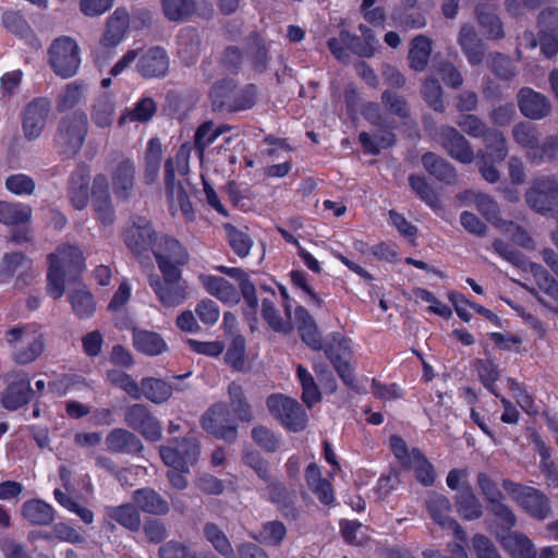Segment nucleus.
<instances>
[{
	"instance_id": "1",
	"label": "nucleus",
	"mask_w": 558,
	"mask_h": 558,
	"mask_svg": "<svg viewBox=\"0 0 558 558\" xmlns=\"http://www.w3.org/2000/svg\"><path fill=\"white\" fill-rule=\"evenodd\" d=\"M47 291L54 300L62 298L65 291V278L72 279L85 268L82 251L70 244L60 245L48 255Z\"/></svg>"
},
{
	"instance_id": "2",
	"label": "nucleus",
	"mask_w": 558,
	"mask_h": 558,
	"mask_svg": "<svg viewBox=\"0 0 558 558\" xmlns=\"http://www.w3.org/2000/svg\"><path fill=\"white\" fill-rule=\"evenodd\" d=\"M12 360L20 365L35 362L45 351L46 339L40 327L25 324L10 328L4 333Z\"/></svg>"
},
{
	"instance_id": "3",
	"label": "nucleus",
	"mask_w": 558,
	"mask_h": 558,
	"mask_svg": "<svg viewBox=\"0 0 558 558\" xmlns=\"http://www.w3.org/2000/svg\"><path fill=\"white\" fill-rule=\"evenodd\" d=\"M258 88L248 84L241 89L231 80L216 82L210 89L211 106L215 111L236 112L251 109L257 99Z\"/></svg>"
},
{
	"instance_id": "4",
	"label": "nucleus",
	"mask_w": 558,
	"mask_h": 558,
	"mask_svg": "<svg viewBox=\"0 0 558 558\" xmlns=\"http://www.w3.org/2000/svg\"><path fill=\"white\" fill-rule=\"evenodd\" d=\"M88 132V118L84 111H74L62 117L53 137L59 153L74 157L81 150Z\"/></svg>"
},
{
	"instance_id": "5",
	"label": "nucleus",
	"mask_w": 558,
	"mask_h": 558,
	"mask_svg": "<svg viewBox=\"0 0 558 558\" xmlns=\"http://www.w3.org/2000/svg\"><path fill=\"white\" fill-rule=\"evenodd\" d=\"M502 488L532 518L543 521L553 514L549 498L539 489L511 480H502Z\"/></svg>"
},
{
	"instance_id": "6",
	"label": "nucleus",
	"mask_w": 558,
	"mask_h": 558,
	"mask_svg": "<svg viewBox=\"0 0 558 558\" xmlns=\"http://www.w3.org/2000/svg\"><path fill=\"white\" fill-rule=\"evenodd\" d=\"M527 206L537 214L547 215L558 209V177L537 174L524 193Z\"/></svg>"
},
{
	"instance_id": "7",
	"label": "nucleus",
	"mask_w": 558,
	"mask_h": 558,
	"mask_svg": "<svg viewBox=\"0 0 558 558\" xmlns=\"http://www.w3.org/2000/svg\"><path fill=\"white\" fill-rule=\"evenodd\" d=\"M161 277L153 275L149 277V287L153 289L157 300L165 307H178L184 303L189 295V286L182 279V271H160Z\"/></svg>"
},
{
	"instance_id": "8",
	"label": "nucleus",
	"mask_w": 558,
	"mask_h": 558,
	"mask_svg": "<svg viewBox=\"0 0 558 558\" xmlns=\"http://www.w3.org/2000/svg\"><path fill=\"white\" fill-rule=\"evenodd\" d=\"M48 60L58 76L62 78L72 77L76 74L81 64L77 43L69 36L56 38L49 47Z\"/></svg>"
},
{
	"instance_id": "9",
	"label": "nucleus",
	"mask_w": 558,
	"mask_h": 558,
	"mask_svg": "<svg viewBox=\"0 0 558 558\" xmlns=\"http://www.w3.org/2000/svg\"><path fill=\"white\" fill-rule=\"evenodd\" d=\"M266 405L269 413L289 430L300 432L305 428L307 415L296 400L282 393H272L267 398Z\"/></svg>"
},
{
	"instance_id": "10",
	"label": "nucleus",
	"mask_w": 558,
	"mask_h": 558,
	"mask_svg": "<svg viewBox=\"0 0 558 558\" xmlns=\"http://www.w3.org/2000/svg\"><path fill=\"white\" fill-rule=\"evenodd\" d=\"M159 454L166 465L190 472V465L195 464L199 457V441L195 437L173 439L170 445L159 447Z\"/></svg>"
},
{
	"instance_id": "11",
	"label": "nucleus",
	"mask_w": 558,
	"mask_h": 558,
	"mask_svg": "<svg viewBox=\"0 0 558 558\" xmlns=\"http://www.w3.org/2000/svg\"><path fill=\"white\" fill-rule=\"evenodd\" d=\"M51 113V101L36 97L27 102L21 113L22 131L27 141H35L43 134Z\"/></svg>"
},
{
	"instance_id": "12",
	"label": "nucleus",
	"mask_w": 558,
	"mask_h": 558,
	"mask_svg": "<svg viewBox=\"0 0 558 558\" xmlns=\"http://www.w3.org/2000/svg\"><path fill=\"white\" fill-rule=\"evenodd\" d=\"M153 253L160 271H182L180 267L189 260L187 251L178 240L168 235L155 240Z\"/></svg>"
},
{
	"instance_id": "13",
	"label": "nucleus",
	"mask_w": 558,
	"mask_h": 558,
	"mask_svg": "<svg viewBox=\"0 0 558 558\" xmlns=\"http://www.w3.org/2000/svg\"><path fill=\"white\" fill-rule=\"evenodd\" d=\"M170 70V58L167 50L160 46H153L146 50L140 48L138 60L135 64L136 73L146 80L163 78Z\"/></svg>"
},
{
	"instance_id": "14",
	"label": "nucleus",
	"mask_w": 558,
	"mask_h": 558,
	"mask_svg": "<svg viewBox=\"0 0 558 558\" xmlns=\"http://www.w3.org/2000/svg\"><path fill=\"white\" fill-rule=\"evenodd\" d=\"M125 424L134 430H137L150 441H157L161 437V425L153 416L146 405L135 403L128 407L124 411Z\"/></svg>"
},
{
	"instance_id": "15",
	"label": "nucleus",
	"mask_w": 558,
	"mask_h": 558,
	"mask_svg": "<svg viewBox=\"0 0 558 558\" xmlns=\"http://www.w3.org/2000/svg\"><path fill=\"white\" fill-rule=\"evenodd\" d=\"M160 9L168 22L177 24L192 21L195 16L203 19L213 16L211 5L201 11L196 0H160Z\"/></svg>"
},
{
	"instance_id": "16",
	"label": "nucleus",
	"mask_w": 558,
	"mask_h": 558,
	"mask_svg": "<svg viewBox=\"0 0 558 558\" xmlns=\"http://www.w3.org/2000/svg\"><path fill=\"white\" fill-rule=\"evenodd\" d=\"M202 427L217 438L234 441L236 427L230 424L227 404H214L202 417Z\"/></svg>"
},
{
	"instance_id": "17",
	"label": "nucleus",
	"mask_w": 558,
	"mask_h": 558,
	"mask_svg": "<svg viewBox=\"0 0 558 558\" xmlns=\"http://www.w3.org/2000/svg\"><path fill=\"white\" fill-rule=\"evenodd\" d=\"M33 260L22 252L4 253L0 260V282H9L20 268L25 270L17 275L16 287L27 286L34 278L32 271Z\"/></svg>"
},
{
	"instance_id": "18",
	"label": "nucleus",
	"mask_w": 558,
	"mask_h": 558,
	"mask_svg": "<svg viewBox=\"0 0 558 558\" xmlns=\"http://www.w3.org/2000/svg\"><path fill=\"white\" fill-rule=\"evenodd\" d=\"M93 207L96 219L104 226H110L116 219L109 193V183L105 174H96L92 186Z\"/></svg>"
},
{
	"instance_id": "19",
	"label": "nucleus",
	"mask_w": 558,
	"mask_h": 558,
	"mask_svg": "<svg viewBox=\"0 0 558 558\" xmlns=\"http://www.w3.org/2000/svg\"><path fill=\"white\" fill-rule=\"evenodd\" d=\"M165 183L167 196L170 202V209L178 206L187 220L193 219L194 210L189 195L182 183L175 181V170L172 158H168L165 161Z\"/></svg>"
},
{
	"instance_id": "20",
	"label": "nucleus",
	"mask_w": 558,
	"mask_h": 558,
	"mask_svg": "<svg viewBox=\"0 0 558 558\" xmlns=\"http://www.w3.org/2000/svg\"><path fill=\"white\" fill-rule=\"evenodd\" d=\"M156 239L155 231L150 223L145 218L140 217L136 218L133 225L126 230L124 242L135 255L140 256L149 248L153 250Z\"/></svg>"
},
{
	"instance_id": "21",
	"label": "nucleus",
	"mask_w": 558,
	"mask_h": 558,
	"mask_svg": "<svg viewBox=\"0 0 558 558\" xmlns=\"http://www.w3.org/2000/svg\"><path fill=\"white\" fill-rule=\"evenodd\" d=\"M495 538L511 558H537L534 544L522 532H495Z\"/></svg>"
},
{
	"instance_id": "22",
	"label": "nucleus",
	"mask_w": 558,
	"mask_h": 558,
	"mask_svg": "<svg viewBox=\"0 0 558 558\" xmlns=\"http://www.w3.org/2000/svg\"><path fill=\"white\" fill-rule=\"evenodd\" d=\"M427 509L436 523L445 529L453 531L454 536L461 542L466 541V533L462 526L449 517L451 506L448 498L442 495H432L427 500Z\"/></svg>"
},
{
	"instance_id": "23",
	"label": "nucleus",
	"mask_w": 558,
	"mask_h": 558,
	"mask_svg": "<svg viewBox=\"0 0 558 558\" xmlns=\"http://www.w3.org/2000/svg\"><path fill=\"white\" fill-rule=\"evenodd\" d=\"M68 197L77 210L87 207L89 201V168L80 163L71 173L68 186Z\"/></svg>"
},
{
	"instance_id": "24",
	"label": "nucleus",
	"mask_w": 558,
	"mask_h": 558,
	"mask_svg": "<svg viewBox=\"0 0 558 558\" xmlns=\"http://www.w3.org/2000/svg\"><path fill=\"white\" fill-rule=\"evenodd\" d=\"M332 339L337 342V345H327L325 350L326 355L333 364L338 375L342 378L344 384L350 386L353 383V375L352 368L348 362L351 354L349 341L338 332L332 335Z\"/></svg>"
},
{
	"instance_id": "25",
	"label": "nucleus",
	"mask_w": 558,
	"mask_h": 558,
	"mask_svg": "<svg viewBox=\"0 0 558 558\" xmlns=\"http://www.w3.org/2000/svg\"><path fill=\"white\" fill-rule=\"evenodd\" d=\"M177 54L185 65H193L202 51V38L195 27L186 26L179 31L175 39Z\"/></svg>"
},
{
	"instance_id": "26",
	"label": "nucleus",
	"mask_w": 558,
	"mask_h": 558,
	"mask_svg": "<svg viewBox=\"0 0 558 558\" xmlns=\"http://www.w3.org/2000/svg\"><path fill=\"white\" fill-rule=\"evenodd\" d=\"M441 144L446 151L462 163H471L474 153L470 142L454 128L446 126L441 130Z\"/></svg>"
},
{
	"instance_id": "27",
	"label": "nucleus",
	"mask_w": 558,
	"mask_h": 558,
	"mask_svg": "<svg viewBox=\"0 0 558 558\" xmlns=\"http://www.w3.org/2000/svg\"><path fill=\"white\" fill-rule=\"evenodd\" d=\"M518 106L526 118L539 120L550 112V105L547 98L530 87H523L518 94Z\"/></svg>"
},
{
	"instance_id": "28",
	"label": "nucleus",
	"mask_w": 558,
	"mask_h": 558,
	"mask_svg": "<svg viewBox=\"0 0 558 558\" xmlns=\"http://www.w3.org/2000/svg\"><path fill=\"white\" fill-rule=\"evenodd\" d=\"M33 395L31 381L25 374L16 375V378L9 384L1 397V403L9 411L17 410L26 404Z\"/></svg>"
},
{
	"instance_id": "29",
	"label": "nucleus",
	"mask_w": 558,
	"mask_h": 558,
	"mask_svg": "<svg viewBox=\"0 0 558 558\" xmlns=\"http://www.w3.org/2000/svg\"><path fill=\"white\" fill-rule=\"evenodd\" d=\"M129 25L130 14L128 10L124 8L116 9L107 20L100 44L107 48L117 47L124 39Z\"/></svg>"
},
{
	"instance_id": "30",
	"label": "nucleus",
	"mask_w": 558,
	"mask_h": 558,
	"mask_svg": "<svg viewBox=\"0 0 558 558\" xmlns=\"http://www.w3.org/2000/svg\"><path fill=\"white\" fill-rule=\"evenodd\" d=\"M135 163L131 159H122L111 172L113 193L118 198L128 199L135 184Z\"/></svg>"
},
{
	"instance_id": "31",
	"label": "nucleus",
	"mask_w": 558,
	"mask_h": 558,
	"mask_svg": "<svg viewBox=\"0 0 558 558\" xmlns=\"http://www.w3.org/2000/svg\"><path fill=\"white\" fill-rule=\"evenodd\" d=\"M457 41L471 65H480L483 62L484 44L472 25L463 24L460 27Z\"/></svg>"
},
{
	"instance_id": "32",
	"label": "nucleus",
	"mask_w": 558,
	"mask_h": 558,
	"mask_svg": "<svg viewBox=\"0 0 558 558\" xmlns=\"http://www.w3.org/2000/svg\"><path fill=\"white\" fill-rule=\"evenodd\" d=\"M107 450L113 453H137L142 451L141 439L125 428H113L106 437Z\"/></svg>"
},
{
	"instance_id": "33",
	"label": "nucleus",
	"mask_w": 558,
	"mask_h": 558,
	"mask_svg": "<svg viewBox=\"0 0 558 558\" xmlns=\"http://www.w3.org/2000/svg\"><path fill=\"white\" fill-rule=\"evenodd\" d=\"M199 282L213 296L223 303L234 304L240 300L238 289L223 277L213 275H199Z\"/></svg>"
},
{
	"instance_id": "34",
	"label": "nucleus",
	"mask_w": 558,
	"mask_h": 558,
	"mask_svg": "<svg viewBox=\"0 0 558 558\" xmlns=\"http://www.w3.org/2000/svg\"><path fill=\"white\" fill-rule=\"evenodd\" d=\"M137 509L153 515H166L170 506L169 502L155 489L145 487L136 489L132 497Z\"/></svg>"
},
{
	"instance_id": "35",
	"label": "nucleus",
	"mask_w": 558,
	"mask_h": 558,
	"mask_svg": "<svg viewBox=\"0 0 558 558\" xmlns=\"http://www.w3.org/2000/svg\"><path fill=\"white\" fill-rule=\"evenodd\" d=\"M422 163L425 170L437 180L446 184H454L457 182L456 169L446 159L434 153H426L422 156Z\"/></svg>"
},
{
	"instance_id": "36",
	"label": "nucleus",
	"mask_w": 558,
	"mask_h": 558,
	"mask_svg": "<svg viewBox=\"0 0 558 558\" xmlns=\"http://www.w3.org/2000/svg\"><path fill=\"white\" fill-rule=\"evenodd\" d=\"M216 270L239 281L240 290L245 303L252 311L258 305V299L254 283L250 280L247 274L240 267L217 266Z\"/></svg>"
},
{
	"instance_id": "37",
	"label": "nucleus",
	"mask_w": 558,
	"mask_h": 558,
	"mask_svg": "<svg viewBox=\"0 0 558 558\" xmlns=\"http://www.w3.org/2000/svg\"><path fill=\"white\" fill-rule=\"evenodd\" d=\"M107 517L118 522L123 527L136 532L141 529V514L135 505L123 504L105 508Z\"/></svg>"
},
{
	"instance_id": "38",
	"label": "nucleus",
	"mask_w": 558,
	"mask_h": 558,
	"mask_svg": "<svg viewBox=\"0 0 558 558\" xmlns=\"http://www.w3.org/2000/svg\"><path fill=\"white\" fill-rule=\"evenodd\" d=\"M558 158V135H547L530 149L526 159L531 165L541 166Z\"/></svg>"
},
{
	"instance_id": "39",
	"label": "nucleus",
	"mask_w": 558,
	"mask_h": 558,
	"mask_svg": "<svg viewBox=\"0 0 558 558\" xmlns=\"http://www.w3.org/2000/svg\"><path fill=\"white\" fill-rule=\"evenodd\" d=\"M432 39L425 35H417L412 39L408 56L412 70L422 72L426 69L432 53Z\"/></svg>"
},
{
	"instance_id": "40",
	"label": "nucleus",
	"mask_w": 558,
	"mask_h": 558,
	"mask_svg": "<svg viewBox=\"0 0 558 558\" xmlns=\"http://www.w3.org/2000/svg\"><path fill=\"white\" fill-rule=\"evenodd\" d=\"M133 344L135 349L146 355H159L168 350L163 338L154 331L135 330L133 332Z\"/></svg>"
},
{
	"instance_id": "41",
	"label": "nucleus",
	"mask_w": 558,
	"mask_h": 558,
	"mask_svg": "<svg viewBox=\"0 0 558 558\" xmlns=\"http://www.w3.org/2000/svg\"><path fill=\"white\" fill-rule=\"evenodd\" d=\"M87 94V84L74 81L66 84L57 97V108L60 112L70 110L84 102Z\"/></svg>"
},
{
	"instance_id": "42",
	"label": "nucleus",
	"mask_w": 558,
	"mask_h": 558,
	"mask_svg": "<svg viewBox=\"0 0 558 558\" xmlns=\"http://www.w3.org/2000/svg\"><path fill=\"white\" fill-rule=\"evenodd\" d=\"M487 510L495 519V527H492L494 535L495 532L509 533L517 525V515L513 510L504 502V499L487 505Z\"/></svg>"
},
{
	"instance_id": "43",
	"label": "nucleus",
	"mask_w": 558,
	"mask_h": 558,
	"mask_svg": "<svg viewBox=\"0 0 558 558\" xmlns=\"http://www.w3.org/2000/svg\"><path fill=\"white\" fill-rule=\"evenodd\" d=\"M203 536L225 558H233L234 549L227 534L214 522L203 525Z\"/></svg>"
},
{
	"instance_id": "44",
	"label": "nucleus",
	"mask_w": 558,
	"mask_h": 558,
	"mask_svg": "<svg viewBox=\"0 0 558 558\" xmlns=\"http://www.w3.org/2000/svg\"><path fill=\"white\" fill-rule=\"evenodd\" d=\"M22 513L34 525H49L54 520L53 508L39 499L24 502Z\"/></svg>"
},
{
	"instance_id": "45",
	"label": "nucleus",
	"mask_w": 558,
	"mask_h": 558,
	"mask_svg": "<svg viewBox=\"0 0 558 558\" xmlns=\"http://www.w3.org/2000/svg\"><path fill=\"white\" fill-rule=\"evenodd\" d=\"M32 218L31 206L22 203L0 201V223L17 226L27 223Z\"/></svg>"
},
{
	"instance_id": "46",
	"label": "nucleus",
	"mask_w": 558,
	"mask_h": 558,
	"mask_svg": "<svg viewBox=\"0 0 558 558\" xmlns=\"http://www.w3.org/2000/svg\"><path fill=\"white\" fill-rule=\"evenodd\" d=\"M228 395L229 404L235 416L242 422H252L254 415L243 387L236 383H231L228 387Z\"/></svg>"
},
{
	"instance_id": "47",
	"label": "nucleus",
	"mask_w": 558,
	"mask_h": 558,
	"mask_svg": "<svg viewBox=\"0 0 558 558\" xmlns=\"http://www.w3.org/2000/svg\"><path fill=\"white\" fill-rule=\"evenodd\" d=\"M140 390L141 398L144 396L149 401L158 404L166 402L172 395L170 384L153 377L142 379Z\"/></svg>"
},
{
	"instance_id": "48",
	"label": "nucleus",
	"mask_w": 558,
	"mask_h": 558,
	"mask_svg": "<svg viewBox=\"0 0 558 558\" xmlns=\"http://www.w3.org/2000/svg\"><path fill=\"white\" fill-rule=\"evenodd\" d=\"M162 159V145L159 138L153 137L148 141L144 160V178L147 183H153L159 173Z\"/></svg>"
},
{
	"instance_id": "49",
	"label": "nucleus",
	"mask_w": 558,
	"mask_h": 558,
	"mask_svg": "<svg viewBox=\"0 0 558 558\" xmlns=\"http://www.w3.org/2000/svg\"><path fill=\"white\" fill-rule=\"evenodd\" d=\"M227 241L239 257H246L253 246V240L247 233V228L239 229L231 223L223 225Z\"/></svg>"
},
{
	"instance_id": "50",
	"label": "nucleus",
	"mask_w": 558,
	"mask_h": 558,
	"mask_svg": "<svg viewBox=\"0 0 558 558\" xmlns=\"http://www.w3.org/2000/svg\"><path fill=\"white\" fill-rule=\"evenodd\" d=\"M486 147V156L490 161H504L508 155V144L505 135L495 129H488V132L482 137Z\"/></svg>"
},
{
	"instance_id": "51",
	"label": "nucleus",
	"mask_w": 558,
	"mask_h": 558,
	"mask_svg": "<svg viewBox=\"0 0 558 558\" xmlns=\"http://www.w3.org/2000/svg\"><path fill=\"white\" fill-rule=\"evenodd\" d=\"M287 535L286 525L278 520L267 521L262 524L257 533L252 537L266 546H280Z\"/></svg>"
},
{
	"instance_id": "52",
	"label": "nucleus",
	"mask_w": 558,
	"mask_h": 558,
	"mask_svg": "<svg viewBox=\"0 0 558 558\" xmlns=\"http://www.w3.org/2000/svg\"><path fill=\"white\" fill-rule=\"evenodd\" d=\"M73 312L80 318H88L95 311V302L92 293L83 286L68 294Z\"/></svg>"
},
{
	"instance_id": "53",
	"label": "nucleus",
	"mask_w": 558,
	"mask_h": 558,
	"mask_svg": "<svg viewBox=\"0 0 558 558\" xmlns=\"http://www.w3.org/2000/svg\"><path fill=\"white\" fill-rule=\"evenodd\" d=\"M457 509L465 520H476L483 515V506L471 489L462 490L457 498Z\"/></svg>"
},
{
	"instance_id": "54",
	"label": "nucleus",
	"mask_w": 558,
	"mask_h": 558,
	"mask_svg": "<svg viewBox=\"0 0 558 558\" xmlns=\"http://www.w3.org/2000/svg\"><path fill=\"white\" fill-rule=\"evenodd\" d=\"M513 141L525 150V155L530 149L538 143V129L530 122H519L511 130Z\"/></svg>"
},
{
	"instance_id": "55",
	"label": "nucleus",
	"mask_w": 558,
	"mask_h": 558,
	"mask_svg": "<svg viewBox=\"0 0 558 558\" xmlns=\"http://www.w3.org/2000/svg\"><path fill=\"white\" fill-rule=\"evenodd\" d=\"M114 117V104L108 95L98 97L92 108V120L98 128L111 125Z\"/></svg>"
},
{
	"instance_id": "56",
	"label": "nucleus",
	"mask_w": 558,
	"mask_h": 558,
	"mask_svg": "<svg viewBox=\"0 0 558 558\" xmlns=\"http://www.w3.org/2000/svg\"><path fill=\"white\" fill-rule=\"evenodd\" d=\"M296 376L302 386V401L307 405V408H312L322 399V395L315 383V379L312 374L301 364L296 367Z\"/></svg>"
},
{
	"instance_id": "57",
	"label": "nucleus",
	"mask_w": 558,
	"mask_h": 558,
	"mask_svg": "<svg viewBox=\"0 0 558 558\" xmlns=\"http://www.w3.org/2000/svg\"><path fill=\"white\" fill-rule=\"evenodd\" d=\"M476 16L480 25L485 29L488 38L500 39L505 33L500 19L486 5L476 8Z\"/></svg>"
},
{
	"instance_id": "58",
	"label": "nucleus",
	"mask_w": 558,
	"mask_h": 558,
	"mask_svg": "<svg viewBox=\"0 0 558 558\" xmlns=\"http://www.w3.org/2000/svg\"><path fill=\"white\" fill-rule=\"evenodd\" d=\"M2 23L7 29L10 32L21 36L32 39V45L34 48H39V41L33 35L32 28L27 24V22L23 19L21 14L13 11L4 12L2 15Z\"/></svg>"
},
{
	"instance_id": "59",
	"label": "nucleus",
	"mask_w": 558,
	"mask_h": 558,
	"mask_svg": "<svg viewBox=\"0 0 558 558\" xmlns=\"http://www.w3.org/2000/svg\"><path fill=\"white\" fill-rule=\"evenodd\" d=\"M409 183L416 195L433 209H440V201L424 177L411 174Z\"/></svg>"
},
{
	"instance_id": "60",
	"label": "nucleus",
	"mask_w": 558,
	"mask_h": 558,
	"mask_svg": "<svg viewBox=\"0 0 558 558\" xmlns=\"http://www.w3.org/2000/svg\"><path fill=\"white\" fill-rule=\"evenodd\" d=\"M529 267L538 288L553 300L558 301V281L539 264L530 263Z\"/></svg>"
},
{
	"instance_id": "61",
	"label": "nucleus",
	"mask_w": 558,
	"mask_h": 558,
	"mask_svg": "<svg viewBox=\"0 0 558 558\" xmlns=\"http://www.w3.org/2000/svg\"><path fill=\"white\" fill-rule=\"evenodd\" d=\"M262 316L268 326L276 332L289 333L292 330L290 322L284 320L280 316L272 301L268 299H264L262 301Z\"/></svg>"
},
{
	"instance_id": "62",
	"label": "nucleus",
	"mask_w": 558,
	"mask_h": 558,
	"mask_svg": "<svg viewBox=\"0 0 558 558\" xmlns=\"http://www.w3.org/2000/svg\"><path fill=\"white\" fill-rule=\"evenodd\" d=\"M156 111V102L151 98L145 97L131 111L120 117L119 124H123L128 119L130 121L147 122L154 117Z\"/></svg>"
},
{
	"instance_id": "63",
	"label": "nucleus",
	"mask_w": 558,
	"mask_h": 558,
	"mask_svg": "<svg viewBox=\"0 0 558 558\" xmlns=\"http://www.w3.org/2000/svg\"><path fill=\"white\" fill-rule=\"evenodd\" d=\"M414 470L416 480L424 486H430L435 482V471L420 450H414V460L408 465Z\"/></svg>"
},
{
	"instance_id": "64",
	"label": "nucleus",
	"mask_w": 558,
	"mask_h": 558,
	"mask_svg": "<svg viewBox=\"0 0 558 558\" xmlns=\"http://www.w3.org/2000/svg\"><path fill=\"white\" fill-rule=\"evenodd\" d=\"M159 558H198V553L187 544L179 541H168L158 549Z\"/></svg>"
}]
</instances>
